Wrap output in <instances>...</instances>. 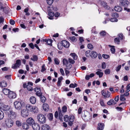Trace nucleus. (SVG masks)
Returning a JSON list of instances; mask_svg holds the SVG:
<instances>
[{
	"instance_id": "2eb2a0df",
	"label": "nucleus",
	"mask_w": 130,
	"mask_h": 130,
	"mask_svg": "<svg viewBox=\"0 0 130 130\" xmlns=\"http://www.w3.org/2000/svg\"><path fill=\"white\" fill-rule=\"evenodd\" d=\"M101 5L106 9H108L109 8V7L107 5V3L103 1L101 2Z\"/></svg>"
},
{
	"instance_id": "49530a36",
	"label": "nucleus",
	"mask_w": 130,
	"mask_h": 130,
	"mask_svg": "<svg viewBox=\"0 0 130 130\" xmlns=\"http://www.w3.org/2000/svg\"><path fill=\"white\" fill-rule=\"evenodd\" d=\"M79 38L80 42H79V45H81L82 44V42L84 41V40L83 37H80Z\"/></svg>"
},
{
	"instance_id": "3c124183",
	"label": "nucleus",
	"mask_w": 130,
	"mask_h": 130,
	"mask_svg": "<svg viewBox=\"0 0 130 130\" xmlns=\"http://www.w3.org/2000/svg\"><path fill=\"white\" fill-rule=\"evenodd\" d=\"M58 112H59V117L60 118H61L62 117V113L61 111V110L60 108H58Z\"/></svg>"
},
{
	"instance_id": "c756f323",
	"label": "nucleus",
	"mask_w": 130,
	"mask_h": 130,
	"mask_svg": "<svg viewBox=\"0 0 130 130\" xmlns=\"http://www.w3.org/2000/svg\"><path fill=\"white\" fill-rule=\"evenodd\" d=\"M63 79V77L62 76H61L59 77L58 78V81L57 82V86H60L61 84V81Z\"/></svg>"
},
{
	"instance_id": "f257e3e1",
	"label": "nucleus",
	"mask_w": 130,
	"mask_h": 130,
	"mask_svg": "<svg viewBox=\"0 0 130 130\" xmlns=\"http://www.w3.org/2000/svg\"><path fill=\"white\" fill-rule=\"evenodd\" d=\"M64 120L66 122H69L68 124L71 126L73 124V122L75 119L74 116L73 115H71L69 116L68 115H66L64 117Z\"/></svg>"
},
{
	"instance_id": "4d7b16f0",
	"label": "nucleus",
	"mask_w": 130,
	"mask_h": 130,
	"mask_svg": "<svg viewBox=\"0 0 130 130\" xmlns=\"http://www.w3.org/2000/svg\"><path fill=\"white\" fill-rule=\"evenodd\" d=\"M54 61L55 63L56 64H59L60 63L59 60L57 58H55L54 59Z\"/></svg>"
},
{
	"instance_id": "79ce46f5",
	"label": "nucleus",
	"mask_w": 130,
	"mask_h": 130,
	"mask_svg": "<svg viewBox=\"0 0 130 130\" xmlns=\"http://www.w3.org/2000/svg\"><path fill=\"white\" fill-rule=\"evenodd\" d=\"M57 46L58 48L60 50H61L63 48V46L62 45L61 42V43H59L58 44Z\"/></svg>"
},
{
	"instance_id": "bb28decb",
	"label": "nucleus",
	"mask_w": 130,
	"mask_h": 130,
	"mask_svg": "<svg viewBox=\"0 0 130 130\" xmlns=\"http://www.w3.org/2000/svg\"><path fill=\"white\" fill-rule=\"evenodd\" d=\"M0 87H5L7 85V83L5 81H3L0 82Z\"/></svg>"
},
{
	"instance_id": "0eeeda50",
	"label": "nucleus",
	"mask_w": 130,
	"mask_h": 130,
	"mask_svg": "<svg viewBox=\"0 0 130 130\" xmlns=\"http://www.w3.org/2000/svg\"><path fill=\"white\" fill-rule=\"evenodd\" d=\"M13 121L11 119H8L6 121V124L8 127H10L13 125Z\"/></svg>"
},
{
	"instance_id": "6e6d98bb",
	"label": "nucleus",
	"mask_w": 130,
	"mask_h": 130,
	"mask_svg": "<svg viewBox=\"0 0 130 130\" xmlns=\"http://www.w3.org/2000/svg\"><path fill=\"white\" fill-rule=\"evenodd\" d=\"M112 16L115 18L118 17L119 16L118 14L116 12L112 13Z\"/></svg>"
},
{
	"instance_id": "de8ad7c7",
	"label": "nucleus",
	"mask_w": 130,
	"mask_h": 130,
	"mask_svg": "<svg viewBox=\"0 0 130 130\" xmlns=\"http://www.w3.org/2000/svg\"><path fill=\"white\" fill-rule=\"evenodd\" d=\"M111 47L110 49V50L112 53H114L115 51V48L114 46H110Z\"/></svg>"
},
{
	"instance_id": "1a4fd4ad",
	"label": "nucleus",
	"mask_w": 130,
	"mask_h": 130,
	"mask_svg": "<svg viewBox=\"0 0 130 130\" xmlns=\"http://www.w3.org/2000/svg\"><path fill=\"white\" fill-rule=\"evenodd\" d=\"M21 62L20 60H17L16 63L13 64L12 68L14 69H15L19 67L21 65Z\"/></svg>"
},
{
	"instance_id": "423d86ee",
	"label": "nucleus",
	"mask_w": 130,
	"mask_h": 130,
	"mask_svg": "<svg viewBox=\"0 0 130 130\" xmlns=\"http://www.w3.org/2000/svg\"><path fill=\"white\" fill-rule=\"evenodd\" d=\"M14 105L15 109H20L22 107L21 102L16 101L14 103Z\"/></svg>"
},
{
	"instance_id": "20e7f679",
	"label": "nucleus",
	"mask_w": 130,
	"mask_h": 130,
	"mask_svg": "<svg viewBox=\"0 0 130 130\" xmlns=\"http://www.w3.org/2000/svg\"><path fill=\"white\" fill-rule=\"evenodd\" d=\"M5 113L8 117L10 116L12 119L15 118L17 116V113L11 110L10 109H9L6 112H5Z\"/></svg>"
},
{
	"instance_id": "2f4dec72",
	"label": "nucleus",
	"mask_w": 130,
	"mask_h": 130,
	"mask_svg": "<svg viewBox=\"0 0 130 130\" xmlns=\"http://www.w3.org/2000/svg\"><path fill=\"white\" fill-rule=\"evenodd\" d=\"M69 38L72 42H75L77 40L75 36L70 37Z\"/></svg>"
},
{
	"instance_id": "bf43d9fd",
	"label": "nucleus",
	"mask_w": 130,
	"mask_h": 130,
	"mask_svg": "<svg viewBox=\"0 0 130 130\" xmlns=\"http://www.w3.org/2000/svg\"><path fill=\"white\" fill-rule=\"evenodd\" d=\"M16 123L17 125L18 126H21V123L19 121H17L16 122Z\"/></svg>"
},
{
	"instance_id": "a19ab883",
	"label": "nucleus",
	"mask_w": 130,
	"mask_h": 130,
	"mask_svg": "<svg viewBox=\"0 0 130 130\" xmlns=\"http://www.w3.org/2000/svg\"><path fill=\"white\" fill-rule=\"evenodd\" d=\"M67 108L66 106H64L62 108V110L63 113H65L67 111Z\"/></svg>"
},
{
	"instance_id": "aec40b11",
	"label": "nucleus",
	"mask_w": 130,
	"mask_h": 130,
	"mask_svg": "<svg viewBox=\"0 0 130 130\" xmlns=\"http://www.w3.org/2000/svg\"><path fill=\"white\" fill-rule=\"evenodd\" d=\"M22 126L23 128L25 129H27L29 128V125L27 123H23Z\"/></svg>"
},
{
	"instance_id": "4468645a",
	"label": "nucleus",
	"mask_w": 130,
	"mask_h": 130,
	"mask_svg": "<svg viewBox=\"0 0 130 130\" xmlns=\"http://www.w3.org/2000/svg\"><path fill=\"white\" fill-rule=\"evenodd\" d=\"M26 122L29 125H32L34 123V119L31 118H28Z\"/></svg>"
},
{
	"instance_id": "a878e982",
	"label": "nucleus",
	"mask_w": 130,
	"mask_h": 130,
	"mask_svg": "<svg viewBox=\"0 0 130 130\" xmlns=\"http://www.w3.org/2000/svg\"><path fill=\"white\" fill-rule=\"evenodd\" d=\"M49 107L48 105L46 103H44L43 105V109L45 111H47L49 109Z\"/></svg>"
},
{
	"instance_id": "ea45409f",
	"label": "nucleus",
	"mask_w": 130,
	"mask_h": 130,
	"mask_svg": "<svg viewBox=\"0 0 130 130\" xmlns=\"http://www.w3.org/2000/svg\"><path fill=\"white\" fill-rule=\"evenodd\" d=\"M38 109L36 106H34L33 107V110L32 111L34 113H37L38 112Z\"/></svg>"
},
{
	"instance_id": "8fccbe9b",
	"label": "nucleus",
	"mask_w": 130,
	"mask_h": 130,
	"mask_svg": "<svg viewBox=\"0 0 130 130\" xmlns=\"http://www.w3.org/2000/svg\"><path fill=\"white\" fill-rule=\"evenodd\" d=\"M110 72V70L109 69H106L104 71V73L105 74H109Z\"/></svg>"
},
{
	"instance_id": "9d476101",
	"label": "nucleus",
	"mask_w": 130,
	"mask_h": 130,
	"mask_svg": "<svg viewBox=\"0 0 130 130\" xmlns=\"http://www.w3.org/2000/svg\"><path fill=\"white\" fill-rule=\"evenodd\" d=\"M61 42L62 46L65 48H67L69 47L70 44L67 41L64 40L62 41Z\"/></svg>"
},
{
	"instance_id": "f03ea898",
	"label": "nucleus",
	"mask_w": 130,
	"mask_h": 130,
	"mask_svg": "<svg viewBox=\"0 0 130 130\" xmlns=\"http://www.w3.org/2000/svg\"><path fill=\"white\" fill-rule=\"evenodd\" d=\"M38 121L40 124H44L46 122L45 116L41 114H38L37 117Z\"/></svg>"
},
{
	"instance_id": "ddd939ff",
	"label": "nucleus",
	"mask_w": 130,
	"mask_h": 130,
	"mask_svg": "<svg viewBox=\"0 0 130 130\" xmlns=\"http://www.w3.org/2000/svg\"><path fill=\"white\" fill-rule=\"evenodd\" d=\"M33 85V84L31 82H28V83L27 85L26 86V88L29 91H32L33 90L32 87Z\"/></svg>"
},
{
	"instance_id": "864d4df0",
	"label": "nucleus",
	"mask_w": 130,
	"mask_h": 130,
	"mask_svg": "<svg viewBox=\"0 0 130 130\" xmlns=\"http://www.w3.org/2000/svg\"><path fill=\"white\" fill-rule=\"evenodd\" d=\"M118 37L120 40H122L123 39V34H120L118 35Z\"/></svg>"
},
{
	"instance_id": "473e14b6",
	"label": "nucleus",
	"mask_w": 130,
	"mask_h": 130,
	"mask_svg": "<svg viewBox=\"0 0 130 130\" xmlns=\"http://www.w3.org/2000/svg\"><path fill=\"white\" fill-rule=\"evenodd\" d=\"M56 8L54 7H48V8L47 10L49 12H53L52 11H55L56 10Z\"/></svg>"
},
{
	"instance_id": "4c0bfd02",
	"label": "nucleus",
	"mask_w": 130,
	"mask_h": 130,
	"mask_svg": "<svg viewBox=\"0 0 130 130\" xmlns=\"http://www.w3.org/2000/svg\"><path fill=\"white\" fill-rule=\"evenodd\" d=\"M63 65L67 66V65L69 63L68 61L66 59H64L63 60Z\"/></svg>"
},
{
	"instance_id": "4be33fe9",
	"label": "nucleus",
	"mask_w": 130,
	"mask_h": 130,
	"mask_svg": "<svg viewBox=\"0 0 130 130\" xmlns=\"http://www.w3.org/2000/svg\"><path fill=\"white\" fill-rule=\"evenodd\" d=\"M98 70L99 71L96 72V74L98 75L99 77H101L103 75V73L101 72L102 71V70L100 69H99Z\"/></svg>"
},
{
	"instance_id": "680f3d73",
	"label": "nucleus",
	"mask_w": 130,
	"mask_h": 130,
	"mask_svg": "<svg viewBox=\"0 0 130 130\" xmlns=\"http://www.w3.org/2000/svg\"><path fill=\"white\" fill-rule=\"evenodd\" d=\"M4 19L2 16L0 17V24L3 23L4 22Z\"/></svg>"
},
{
	"instance_id": "69168bd1",
	"label": "nucleus",
	"mask_w": 130,
	"mask_h": 130,
	"mask_svg": "<svg viewBox=\"0 0 130 130\" xmlns=\"http://www.w3.org/2000/svg\"><path fill=\"white\" fill-rule=\"evenodd\" d=\"M106 32L105 31H103L100 33L101 36H104L106 34Z\"/></svg>"
},
{
	"instance_id": "09e8293b",
	"label": "nucleus",
	"mask_w": 130,
	"mask_h": 130,
	"mask_svg": "<svg viewBox=\"0 0 130 130\" xmlns=\"http://www.w3.org/2000/svg\"><path fill=\"white\" fill-rule=\"evenodd\" d=\"M88 47L89 49L92 50L93 49L94 47L93 46L91 43H89L88 45Z\"/></svg>"
},
{
	"instance_id": "412c9836",
	"label": "nucleus",
	"mask_w": 130,
	"mask_h": 130,
	"mask_svg": "<svg viewBox=\"0 0 130 130\" xmlns=\"http://www.w3.org/2000/svg\"><path fill=\"white\" fill-rule=\"evenodd\" d=\"M117 104V103L115 102L113 100L111 99L108 101L107 103L108 105H115Z\"/></svg>"
},
{
	"instance_id": "e433bc0d",
	"label": "nucleus",
	"mask_w": 130,
	"mask_h": 130,
	"mask_svg": "<svg viewBox=\"0 0 130 130\" xmlns=\"http://www.w3.org/2000/svg\"><path fill=\"white\" fill-rule=\"evenodd\" d=\"M4 117V113L3 111L0 110V120L3 119Z\"/></svg>"
},
{
	"instance_id": "6e6552de",
	"label": "nucleus",
	"mask_w": 130,
	"mask_h": 130,
	"mask_svg": "<svg viewBox=\"0 0 130 130\" xmlns=\"http://www.w3.org/2000/svg\"><path fill=\"white\" fill-rule=\"evenodd\" d=\"M35 91L36 92V94L40 97L42 94L40 89L38 87H36L34 89Z\"/></svg>"
},
{
	"instance_id": "13d9d810",
	"label": "nucleus",
	"mask_w": 130,
	"mask_h": 130,
	"mask_svg": "<svg viewBox=\"0 0 130 130\" xmlns=\"http://www.w3.org/2000/svg\"><path fill=\"white\" fill-rule=\"evenodd\" d=\"M53 2V0H47V2L49 5H51Z\"/></svg>"
},
{
	"instance_id": "052dcab7",
	"label": "nucleus",
	"mask_w": 130,
	"mask_h": 130,
	"mask_svg": "<svg viewBox=\"0 0 130 130\" xmlns=\"http://www.w3.org/2000/svg\"><path fill=\"white\" fill-rule=\"evenodd\" d=\"M106 64L105 62H103L102 64V68L103 69H105L106 68Z\"/></svg>"
},
{
	"instance_id": "f3484780",
	"label": "nucleus",
	"mask_w": 130,
	"mask_h": 130,
	"mask_svg": "<svg viewBox=\"0 0 130 130\" xmlns=\"http://www.w3.org/2000/svg\"><path fill=\"white\" fill-rule=\"evenodd\" d=\"M9 95V97L10 99H14L16 97V94L12 91H10Z\"/></svg>"
},
{
	"instance_id": "7c9ffc66",
	"label": "nucleus",
	"mask_w": 130,
	"mask_h": 130,
	"mask_svg": "<svg viewBox=\"0 0 130 130\" xmlns=\"http://www.w3.org/2000/svg\"><path fill=\"white\" fill-rule=\"evenodd\" d=\"M114 9L116 11L118 12H120L122 10L121 7L119 6H115L114 8Z\"/></svg>"
},
{
	"instance_id": "6ab92c4d",
	"label": "nucleus",
	"mask_w": 130,
	"mask_h": 130,
	"mask_svg": "<svg viewBox=\"0 0 130 130\" xmlns=\"http://www.w3.org/2000/svg\"><path fill=\"white\" fill-rule=\"evenodd\" d=\"M33 107L29 104H27L26 106V108L27 110L32 111L33 110Z\"/></svg>"
},
{
	"instance_id": "e2e57ef3",
	"label": "nucleus",
	"mask_w": 130,
	"mask_h": 130,
	"mask_svg": "<svg viewBox=\"0 0 130 130\" xmlns=\"http://www.w3.org/2000/svg\"><path fill=\"white\" fill-rule=\"evenodd\" d=\"M69 61L70 63L72 64L74 63L75 62V61L74 60L71 59L70 58L69 59Z\"/></svg>"
},
{
	"instance_id": "cd10ccee",
	"label": "nucleus",
	"mask_w": 130,
	"mask_h": 130,
	"mask_svg": "<svg viewBox=\"0 0 130 130\" xmlns=\"http://www.w3.org/2000/svg\"><path fill=\"white\" fill-rule=\"evenodd\" d=\"M98 53L95 51H93L91 52V57H97Z\"/></svg>"
},
{
	"instance_id": "0e129e2a",
	"label": "nucleus",
	"mask_w": 130,
	"mask_h": 130,
	"mask_svg": "<svg viewBox=\"0 0 130 130\" xmlns=\"http://www.w3.org/2000/svg\"><path fill=\"white\" fill-rule=\"evenodd\" d=\"M101 93L104 96V98L105 99L106 95V92L104 90H102L101 91Z\"/></svg>"
},
{
	"instance_id": "58836bf2",
	"label": "nucleus",
	"mask_w": 130,
	"mask_h": 130,
	"mask_svg": "<svg viewBox=\"0 0 130 130\" xmlns=\"http://www.w3.org/2000/svg\"><path fill=\"white\" fill-rule=\"evenodd\" d=\"M120 40L119 38L117 37L115 38L114 39V42L115 43L117 44H119L120 43Z\"/></svg>"
},
{
	"instance_id": "dca6fc26",
	"label": "nucleus",
	"mask_w": 130,
	"mask_h": 130,
	"mask_svg": "<svg viewBox=\"0 0 130 130\" xmlns=\"http://www.w3.org/2000/svg\"><path fill=\"white\" fill-rule=\"evenodd\" d=\"M42 130H50V127L48 125L45 124L41 127Z\"/></svg>"
},
{
	"instance_id": "393cba45",
	"label": "nucleus",
	"mask_w": 130,
	"mask_h": 130,
	"mask_svg": "<svg viewBox=\"0 0 130 130\" xmlns=\"http://www.w3.org/2000/svg\"><path fill=\"white\" fill-rule=\"evenodd\" d=\"M104 126L103 123H99L98 124V130H102L104 129Z\"/></svg>"
},
{
	"instance_id": "72a5a7b5",
	"label": "nucleus",
	"mask_w": 130,
	"mask_h": 130,
	"mask_svg": "<svg viewBox=\"0 0 130 130\" xmlns=\"http://www.w3.org/2000/svg\"><path fill=\"white\" fill-rule=\"evenodd\" d=\"M40 97V100L41 102L43 103H44L46 100L45 97H44V96L42 95H41Z\"/></svg>"
},
{
	"instance_id": "5701e85b",
	"label": "nucleus",
	"mask_w": 130,
	"mask_h": 130,
	"mask_svg": "<svg viewBox=\"0 0 130 130\" xmlns=\"http://www.w3.org/2000/svg\"><path fill=\"white\" fill-rule=\"evenodd\" d=\"M30 102L32 104H35L36 102V99L34 96L31 97L30 99Z\"/></svg>"
},
{
	"instance_id": "a211bd4d",
	"label": "nucleus",
	"mask_w": 130,
	"mask_h": 130,
	"mask_svg": "<svg viewBox=\"0 0 130 130\" xmlns=\"http://www.w3.org/2000/svg\"><path fill=\"white\" fill-rule=\"evenodd\" d=\"M10 91L9 89L7 88H5L3 89V92L4 94L6 95L9 94Z\"/></svg>"
},
{
	"instance_id": "f8f14e48",
	"label": "nucleus",
	"mask_w": 130,
	"mask_h": 130,
	"mask_svg": "<svg viewBox=\"0 0 130 130\" xmlns=\"http://www.w3.org/2000/svg\"><path fill=\"white\" fill-rule=\"evenodd\" d=\"M29 114V113L27 110L23 109L21 111V115L23 117H27Z\"/></svg>"
},
{
	"instance_id": "f704fd0d",
	"label": "nucleus",
	"mask_w": 130,
	"mask_h": 130,
	"mask_svg": "<svg viewBox=\"0 0 130 130\" xmlns=\"http://www.w3.org/2000/svg\"><path fill=\"white\" fill-rule=\"evenodd\" d=\"M29 9V8L28 7H27L24 10V12H25L26 13L25 15L27 16H29L30 15L29 13L28 12Z\"/></svg>"
},
{
	"instance_id": "9b49d317",
	"label": "nucleus",
	"mask_w": 130,
	"mask_h": 130,
	"mask_svg": "<svg viewBox=\"0 0 130 130\" xmlns=\"http://www.w3.org/2000/svg\"><path fill=\"white\" fill-rule=\"evenodd\" d=\"M32 127L34 130H39L40 129V126L37 123H34L32 125Z\"/></svg>"
},
{
	"instance_id": "338daca9",
	"label": "nucleus",
	"mask_w": 130,
	"mask_h": 130,
	"mask_svg": "<svg viewBox=\"0 0 130 130\" xmlns=\"http://www.w3.org/2000/svg\"><path fill=\"white\" fill-rule=\"evenodd\" d=\"M121 67V65H119L117 67L116 69V70L117 72H118L120 70Z\"/></svg>"
},
{
	"instance_id": "b1692460",
	"label": "nucleus",
	"mask_w": 130,
	"mask_h": 130,
	"mask_svg": "<svg viewBox=\"0 0 130 130\" xmlns=\"http://www.w3.org/2000/svg\"><path fill=\"white\" fill-rule=\"evenodd\" d=\"M48 18L50 19H53V17L54 15V13L53 12H48Z\"/></svg>"
},
{
	"instance_id": "7ed1b4c3",
	"label": "nucleus",
	"mask_w": 130,
	"mask_h": 130,
	"mask_svg": "<svg viewBox=\"0 0 130 130\" xmlns=\"http://www.w3.org/2000/svg\"><path fill=\"white\" fill-rule=\"evenodd\" d=\"M128 1L127 0H120V5L124 7V10L128 12L130 11V9L127 8L128 5L127 2Z\"/></svg>"
},
{
	"instance_id": "603ef678",
	"label": "nucleus",
	"mask_w": 130,
	"mask_h": 130,
	"mask_svg": "<svg viewBox=\"0 0 130 130\" xmlns=\"http://www.w3.org/2000/svg\"><path fill=\"white\" fill-rule=\"evenodd\" d=\"M109 20L110 21L113 22H117L118 21V19L115 18H111V19H109Z\"/></svg>"
},
{
	"instance_id": "c03bdc74",
	"label": "nucleus",
	"mask_w": 130,
	"mask_h": 130,
	"mask_svg": "<svg viewBox=\"0 0 130 130\" xmlns=\"http://www.w3.org/2000/svg\"><path fill=\"white\" fill-rule=\"evenodd\" d=\"M48 117L49 120H52L53 118V115L52 113H49L48 115Z\"/></svg>"
},
{
	"instance_id": "5fc2aeb1",
	"label": "nucleus",
	"mask_w": 130,
	"mask_h": 130,
	"mask_svg": "<svg viewBox=\"0 0 130 130\" xmlns=\"http://www.w3.org/2000/svg\"><path fill=\"white\" fill-rule=\"evenodd\" d=\"M100 104L102 106L105 107V106L104 101L102 99L100 100Z\"/></svg>"
},
{
	"instance_id": "a18cd8bd",
	"label": "nucleus",
	"mask_w": 130,
	"mask_h": 130,
	"mask_svg": "<svg viewBox=\"0 0 130 130\" xmlns=\"http://www.w3.org/2000/svg\"><path fill=\"white\" fill-rule=\"evenodd\" d=\"M77 85L76 83H75L74 84H71L69 86L70 88H74L77 86Z\"/></svg>"
},
{
	"instance_id": "37998d69",
	"label": "nucleus",
	"mask_w": 130,
	"mask_h": 130,
	"mask_svg": "<svg viewBox=\"0 0 130 130\" xmlns=\"http://www.w3.org/2000/svg\"><path fill=\"white\" fill-rule=\"evenodd\" d=\"M125 96L124 94H121L120 98V100L122 101H124L126 100L124 98Z\"/></svg>"
},
{
	"instance_id": "774afa93",
	"label": "nucleus",
	"mask_w": 130,
	"mask_h": 130,
	"mask_svg": "<svg viewBox=\"0 0 130 130\" xmlns=\"http://www.w3.org/2000/svg\"><path fill=\"white\" fill-rule=\"evenodd\" d=\"M130 91V84H129L126 87V91L129 92Z\"/></svg>"
},
{
	"instance_id": "c9c22d12",
	"label": "nucleus",
	"mask_w": 130,
	"mask_h": 130,
	"mask_svg": "<svg viewBox=\"0 0 130 130\" xmlns=\"http://www.w3.org/2000/svg\"><path fill=\"white\" fill-rule=\"evenodd\" d=\"M85 55L87 57H91V52L90 51H87L85 52Z\"/></svg>"
},
{
	"instance_id": "c85d7f7f",
	"label": "nucleus",
	"mask_w": 130,
	"mask_h": 130,
	"mask_svg": "<svg viewBox=\"0 0 130 130\" xmlns=\"http://www.w3.org/2000/svg\"><path fill=\"white\" fill-rule=\"evenodd\" d=\"M44 41L47 42V44L49 45H51L52 44V40L51 39H44Z\"/></svg>"
},
{
	"instance_id": "39448f33",
	"label": "nucleus",
	"mask_w": 130,
	"mask_h": 130,
	"mask_svg": "<svg viewBox=\"0 0 130 130\" xmlns=\"http://www.w3.org/2000/svg\"><path fill=\"white\" fill-rule=\"evenodd\" d=\"M10 109V106L5 105L3 102H0V109L6 112L8 110Z\"/></svg>"
}]
</instances>
